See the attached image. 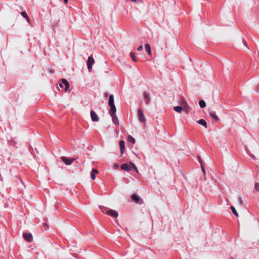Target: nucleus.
Listing matches in <instances>:
<instances>
[{
  "label": "nucleus",
  "instance_id": "1",
  "mask_svg": "<svg viewBox=\"0 0 259 259\" xmlns=\"http://www.w3.org/2000/svg\"><path fill=\"white\" fill-rule=\"evenodd\" d=\"M108 105L110 107L109 111H111L112 113L116 112V109L114 105V96L113 95H110L109 96Z\"/></svg>",
  "mask_w": 259,
  "mask_h": 259
},
{
  "label": "nucleus",
  "instance_id": "2",
  "mask_svg": "<svg viewBox=\"0 0 259 259\" xmlns=\"http://www.w3.org/2000/svg\"><path fill=\"white\" fill-rule=\"evenodd\" d=\"M59 89L61 88L65 92H70L69 84L68 81L65 79H62L61 82L59 83Z\"/></svg>",
  "mask_w": 259,
  "mask_h": 259
},
{
  "label": "nucleus",
  "instance_id": "3",
  "mask_svg": "<svg viewBox=\"0 0 259 259\" xmlns=\"http://www.w3.org/2000/svg\"><path fill=\"white\" fill-rule=\"evenodd\" d=\"M102 212L108 215H110L115 218H116L118 215V212L116 210L113 209H106L105 210H103Z\"/></svg>",
  "mask_w": 259,
  "mask_h": 259
},
{
  "label": "nucleus",
  "instance_id": "4",
  "mask_svg": "<svg viewBox=\"0 0 259 259\" xmlns=\"http://www.w3.org/2000/svg\"><path fill=\"white\" fill-rule=\"evenodd\" d=\"M138 118L139 120L143 123H145L146 121V119L145 117L144 113L141 108H139L138 110Z\"/></svg>",
  "mask_w": 259,
  "mask_h": 259
},
{
  "label": "nucleus",
  "instance_id": "5",
  "mask_svg": "<svg viewBox=\"0 0 259 259\" xmlns=\"http://www.w3.org/2000/svg\"><path fill=\"white\" fill-rule=\"evenodd\" d=\"M132 199L134 202L141 204L143 203V199L138 195L133 194L132 196Z\"/></svg>",
  "mask_w": 259,
  "mask_h": 259
},
{
  "label": "nucleus",
  "instance_id": "6",
  "mask_svg": "<svg viewBox=\"0 0 259 259\" xmlns=\"http://www.w3.org/2000/svg\"><path fill=\"white\" fill-rule=\"evenodd\" d=\"M95 63V60L94 58L91 57L89 56L88 58V60L87 62V67L88 69L90 70L93 67V65Z\"/></svg>",
  "mask_w": 259,
  "mask_h": 259
},
{
  "label": "nucleus",
  "instance_id": "7",
  "mask_svg": "<svg viewBox=\"0 0 259 259\" xmlns=\"http://www.w3.org/2000/svg\"><path fill=\"white\" fill-rule=\"evenodd\" d=\"M61 159L65 164L68 165H70L75 160L74 158H69L65 156L62 157Z\"/></svg>",
  "mask_w": 259,
  "mask_h": 259
},
{
  "label": "nucleus",
  "instance_id": "8",
  "mask_svg": "<svg viewBox=\"0 0 259 259\" xmlns=\"http://www.w3.org/2000/svg\"><path fill=\"white\" fill-rule=\"evenodd\" d=\"M109 113L112 117L113 122L114 124H115L116 125H118L119 122H118V120L117 117L116 115V112H114L113 113H112L111 112V111H109Z\"/></svg>",
  "mask_w": 259,
  "mask_h": 259
},
{
  "label": "nucleus",
  "instance_id": "9",
  "mask_svg": "<svg viewBox=\"0 0 259 259\" xmlns=\"http://www.w3.org/2000/svg\"><path fill=\"white\" fill-rule=\"evenodd\" d=\"M91 117L92 119V120L94 122H97L99 120V118L98 116V115L96 114V113L94 111H91Z\"/></svg>",
  "mask_w": 259,
  "mask_h": 259
},
{
  "label": "nucleus",
  "instance_id": "10",
  "mask_svg": "<svg viewBox=\"0 0 259 259\" xmlns=\"http://www.w3.org/2000/svg\"><path fill=\"white\" fill-rule=\"evenodd\" d=\"M143 97L146 104H149L150 101V97L149 94L147 92H144L143 93Z\"/></svg>",
  "mask_w": 259,
  "mask_h": 259
},
{
  "label": "nucleus",
  "instance_id": "11",
  "mask_svg": "<svg viewBox=\"0 0 259 259\" xmlns=\"http://www.w3.org/2000/svg\"><path fill=\"white\" fill-rule=\"evenodd\" d=\"M23 237L28 242H30L33 239L32 235L30 233H24L23 234Z\"/></svg>",
  "mask_w": 259,
  "mask_h": 259
},
{
  "label": "nucleus",
  "instance_id": "12",
  "mask_svg": "<svg viewBox=\"0 0 259 259\" xmlns=\"http://www.w3.org/2000/svg\"><path fill=\"white\" fill-rule=\"evenodd\" d=\"M119 146L120 149L121 154L122 155L124 153V142L122 140L119 141Z\"/></svg>",
  "mask_w": 259,
  "mask_h": 259
},
{
  "label": "nucleus",
  "instance_id": "13",
  "mask_svg": "<svg viewBox=\"0 0 259 259\" xmlns=\"http://www.w3.org/2000/svg\"><path fill=\"white\" fill-rule=\"evenodd\" d=\"M121 168L122 169L126 170V171H129L131 169V166L130 164L127 163H124L121 165Z\"/></svg>",
  "mask_w": 259,
  "mask_h": 259
},
{
  "label": "nucleus",
  "instance_id": "14",
  "mask_svg": "<svg viewBox=\"0 0 259 259\" xmlns=\"http://www.w3.org/2000/svg\"><path fill=\"white\" fill-rule=\"evenodd\" d=\"M209 116L213 118L214 119H215L216 121H218L219 120V117H218V116L217 115L216 113L215 112H213V111H209Z\"/></svg>",
  "mask_w": 259,
  "mask_h": 259
},
{
  "label": "nucleus",
  "instance_id": "15",
  "mask_svg": "<svg viewBox=\"0 0 259 259\" xmlns=\"http://www.w3.org/2000/svg\"><path fill=\"white\" fill-rule=\"evenodd\" d=\"M98 173V171L96 169H92L91 174V178L92 180H95L96 179L95 174Z\"/></svg>",
  "mask_w": 259,
  "mask_h": 259
},
{
  "label": "nucleus",
  "instance_id": "16",
  "mask_svg": "<svg viewBox=\"0 0 259 259\" xmlns=\"http://www.w3.org/2000/svg\"><path fill=\"white\" fill-rule=\"evenodd\" d=\"M145 50L149 55H151V48L148 44H146L145 45Z\"/></svg>",
  "mask_w": 259,
  "mask_h": 259
},
{
  "label": "nucleus",
  "instance_id": "17",
  "mask_svg": "<svg viewBox=\"0 0 259 259\" xmlns=\"http://www.w3.org/2000/svg\"><path fill=\"white\" fill-rule=\"evenodd\" d=\"M197 122L202 125V126H203L204 127L206 128L207 127V123L206 122V121L203 119H201L200 120H199Z\"/></svg>",
  "mask_w": 259,
  "mask_h": 259
},
{
  "label": "nucleus",
  "instance_id": "18",
  "mask_svg": "<svg viewBox=\"0 0 259 259\" xmlns=\"http://www.w3.org/2000/svg\"><path fill=\"white\" fill-rule=\"evenodd\" d=\"M174 109L175 111H176L179 113H181L182 111V108L181 107L178 106L174 107Z\"/></svg>",
  "mask_w": 259,
  "mask_h": 259
},
{
  "label": "nucleus",
  "instance_id": "19",
  "mask_svg": "<svg viewBox=\"0 0 259 259\" xmlns=\"http://www.w3.org/2000/svg\"><path fill=\"white\" fill-rule=\"evenodd\" d=\"M127 140L129 142L132 143L133 144H134L135 143V139L132 136H128L127 137Z\"/></svg>",
  "mask_w": 259,
  "mask_h": 259
},
{
  "label": "nucleus",
  "instance_id": "20",
  "mask_svg": "<svg viewBox=\"0 0 259 259\" xmlns=\"http://www.w3.org/2000/svg\"><path fill=\"white\" fill-rule=\"evenodd\" d=\"M199 106L201 108H203L206 106L205 102L203 100H200L199 102Z\"/></svg>",
  "mask_w": 259,
  "mask_h": 259
},
{
  "label": "nucleus",
  "instance_id": "21",
  "mask_svg": "<svg viewBox=\"0 0 259 259\" xmlns=\"http://www.w3.org/2000/svg\"><path fill=\"white\" fill-rule=\"evenodd\" d=\"M130 56H131V58L132 59V60L134 61H135V62L137 61L136 57L135 55V54L134 53L131 52L130 53Z\"/></svg>",
  "mask_w": 259,
  "mask_h": 259
},
{
  "label": "nucleus",
  "instance_id": "22",
  "mask_svg": "<svg viewBox=\"0 0 259 259\" xmlns=\"http://www.w3.org/2000/svg\"><path fill=\"white\" fill-rule=\"evenodd\" d=\"M231 209L233 212V213L236 216V217H238V214L236 210V209L233 206H231Z\"/></svg>",
  "mask_w": 259,
  "mask_h": 259
},
{
  "label": "nucleus",
  "instance_id": "23",
  "mask_svg": "<svg viewBox=\"0 0 259 259\" xmlns=\"http://www.w3.org/2000/svg\"><path fill=\"white\" fill-rule=\"evenodd\" d=\"M182 105L184 106V109H186V108H190L188 103L186 102H185V101H183V102Z\"/></svg>",
  "mask_w": 259,
  "mask_h": 259
},
{
  "label": "nucleus",
  "instance_id": "24",
  "mask_svg": "<svg viewBox=\"0 0 259 259\" xmlns=\"http://www.w3.org/2000/svg\"><path fill=\"white\" fill-rule=\"evenodd\" d=\"M22 16L23 17H24L26 18V19H27V21H29V18H28V16H27V13H26V12H22Z\"/></svg>",
  "mask_w": 259,
  "mask_h": 259
},
{
  "label": "nucleus",
  "instance_id": "25",
  "mask_svg": "<svg viewBox=\"0 0 259 259\" xmlns=\"http://www.w3.org/2000/svg\"><path fill=\"white\" fill-rule=\"evenodd\" d=\"M131 164H132L133 168L136 171V172L138 173V168L137 167V166L135 165V164H134L132 162H131Z\"/></svg>",
  "mask_w": 259,
  "mask_h": 259
},
{
  "label": "nucleus",
  "instance_id": "26",
  "mask_svg": "<svg viewBox=\"0 0 259 259\" xmlns=\"http://www.w3.org/2000/svg\"><path fill=\"white\" fill-rule=\"evenodd\" d=\"M254 188L257 191H259V183H255L254 185Z\"/></svg>",
  "mask_w": 259,
  "mask_h": 259
},
{
  "label": "nucleus",
  "instance_id": "27",
  "mask_svg": "<svg viewBox=\"0 0 259 259\" xmlns=\"http://www.w3.org/2000/svg\"><path fill=\"white\" fill-rule=\"evenodd\" d=\"M142 50H143V46L142 45H140L137 48L138 51H141Z\"/></svg>",
  "mask_w": 259,
  "mask_h": 259
},
{
  "label": "nucleus",
  "instance_id": "28",
  "mask_svg": "<svg viewBox=\"0 0 259 259\" xmlns=\"http://www.w3.org/2000/svg\"><path fill=\"white\" fill-rule=\"evenodd\" d=\"M189 109L190 108H186L184 109L187 114H189Z\"/></svg>",
  "mask_w": 259,
  "mask_h": 259
},
{
  "label": "nucleus",
  "instance_id": "29",
  "mask_svg": "<svg viewBox=\"0 0 259 259\" xmlns=\"http://www.w3.org/2000/svg\"><path fill=\"white\" fill-rule=\"evenodd\" d=\"M201 169H202L204 174H205V171L204 168V167H203L202 164L201 165Z\"/></svg>",
  "mask_w": 259,
  "mask_h": 259
},
{
  "label": "nucleus",
  "instance_id": "30",
  "mask_svg": "<svg viewBox=\"0 0 259 259\" xmlns=\"http://www.w3.org/2000/svg\"><path fill=\"white\" fill-rule=\"evenodd\" d=\"M198 158L199 161L200 163L201 164V165L202 164V160L200 159V157L199 156H198Z\"/></svg>",
  "mask_w": 259,
  "mask_h": 259
},
{
  "label": "nucleus",
  "instance_id": "31",
  "mask_svg": "<svg viewBox=\"0 0 259 259\" xmlns=\"http://www.w3.org/2000/svg\"><path fill=\"white\" fill-rule=\"evenodd\" d=\"M44 225L47 227V229H48V228H49V226H48V224H47L45 223V224H44Z\"/></svg>",
  "mask_w": 259,
  "mask_h": 259
},
{
  "label": "nucleus",
  "instance_id": "32",
  "mask_svg": "<svg viewBox=\"0 0 259 259\" xmlns=\"http://www.w3.org/2000/svg\"><path fill=\"white\" fill-rule=\"evenodd\" d=\"M114 167L115 168H117L119 167V165L118 164H115Z\"/></svg>",
  "mask_w": 259,
  "mask_h": 259
},
{
  "label": "nucleus",
  "instance_id": "33",
  "mask_svg": "<svg viewBox=\"0 0 259 259\" xmlns=\"http://www.w3.org/2000/svg\"><path fill=\"white\" fill-rule=\"evenodd\" d=\"M63 1L65 4H67L68 2V0H63Z\"/></svg>",
  "mask_w": 259,
  "mask_h": 259
},
{
  "label": "nucleus",
  "instance_id": "34",
  "mask_svg": "<svg viewBox=\"0 0 259 259\" xmlns=\"http://www.w3.org/2000/svg\"><path fill=\"white\" fill-rule=\"evenodd\" d=\"M252 157L253 158H254V156H253V155H252Z\"/></svg>",
  "mask_w": 259,
  "mask_h": 259
}]
</instances>
